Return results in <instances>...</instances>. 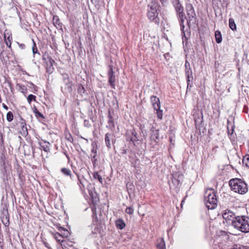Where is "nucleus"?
I'll return each instance as SVG.
<instances>
[{
    "label": "nucleus",
    "instance_id": "7c9ffc66",
    "mask_svg": "<svg viewBox=\"0 0 249 249\" xmlns=\"http://www.w3.org/2000/svg\"><path fill=\"white\" fill-rule=\"evenodd\" d=\"M13 118H14V116H13V113L11 111H9L7 113V115H6V119H7V121H8L9 122H10L12 121H13Z\"/></svg>",
    "mask_w": 249,
    "mask_h": 249
},
{
    "label": "nucleus",
    "instance_id": "0eeeda50",
    "mask_svg": "<svg viewBox=\"0 0 249 249\" xmlns=\"http://www.w3.org/2000/svg\"><path fill=\"white\" fill-rule=\"evenodd\" d=\"M151 102L153 107L156 111V113L158 119H161L162 118V110L160 109V99L156 96H152L151 97Z\"/></svg>",
    "mask_w": 249,
    "mask_h": 249
},
{
    "label": "nucleus",
    "instance_id": "ddd939ff",
    "mask_svg": "<svg viewBox=\"0 0 249 249\" xmlns=\"http://www.w3.org/2000/svg\"><path fill=\"white\" fill-rule=\"evenodd\" d=\"M91 152V154L90 155V156L91 161L93 165L95 166V164L96 163L97 161V159L96 158L97 154V148L95 146H92V148Z\"/></svg>",
    "mask_w": 249,
    "mask_h": 249
},
{
    "label": "nucleus",
    "instance_id": "c85d7f7f",
    "mask_svg": "<svg viewBox=\"0 0 249 249\" xmlns=\"http://www.w3.org/2000/svg\"><path fill=\"white\" fill-rule=\"evenodd\" d=\"M243 163L246 167L249 168V155H246L243 159Z\"/></svg>",
    "mask_w": 249,
    "mask_h": 249
},
{
    "label": "nucleus",
    "instance_id": "aec40b11",
    "mask_svg": "<svg viewBox=\"0 0 249 249\" xmlns=\"http://www.w3.org/2000/svg\"><path fill=\"white\" fill-rule=\"evenodd\" d=\"M229 27L232 31L236 30V25L233 18H230L229 20Z\"/></svg>",
    "mask_w": 249,
    "mask_h": 249
},
{
    "label": "nucleus",
    "instance_id": "3c124183",
    "mask_svg": "<svg viewBox=\"0 0 249 249\" xmlns=\"http://www.w3.org/2000/svg\"><path fill=\"white\" fill-rule=\"evenodd\" d=\"M69 177H70L71 179L72 180H74V176H73L71 173V176H69Z\"/></svg>",
    "mask_w": 249,
    "mask_h": 249
},
{
    "label": "nucleus",
    "instance_id": "79ce46f5",
    "mask_svg": "<svg viewBox=\"0 0 249 249\" xmlns=\"http://www.w3.org/2000/svg\"><path fill=\"white\" fill-rule=\"evenodd\" d=\"M125 212L127 213L132 214L133 212V210L131 207H127L125 210Z\"/></svg>",
    "mask_w": 249,
    "mask_h": 249
},
{
    "label": "nucleus",
    "instance_id": "8fccbe9b",
    "mask_svg": "<svg viewBox=\"0 0 249 249\" xmlns=\"http://www.w3.org/2000/svg\"><path fill=\"white\" fill-rule=\"evenodd\" d=\"M44 244L45 246V247H47V248H48L49 249H51V248L49 247V244L48 243H47L46 242H44Z\"/></svg>",
    "mask_w": 249,
    "mask_h": 249
},
{
    "label": "nucleus",
    "instance_id": "9d476101",
    "mask_svg": "<svg viewBox=\"0 0 249 249\" xmlns=\"http://www.w3.org/2000/svg\"><path fill=\"white\" fill-rule=\"evenodd\" d=\"M113 66L109 65V71L108 72V82L110 86L112 88H115V75L114 74V72L113 70Z\"/></svg>",
    "mask_w": 249,
    "mask_h": 249
},
{
    "label": "nucleus",
    "instance_id": "39448f33",
    "mask_svg": "<svg viewBox=\"0 0 249 249\" xmlns=\"http://www.w3.org/2000/svg\"><path fill=\"white\" fill-rule=\"evenodd\" d=\"M205 203L208 209H214L217 206V200L216 192L213 189H210L206 192Z\"/></svg>",
    "mask_w": 249,
    "mask_h": 249
},
{
    "label": "nucleus",
    "instance_id": "473e14b6",
    "mask_svg": "<svg viewBox=\"0 0 249 249\" xmlns=\"http://www.w3.org/2000/svg\"><path fill=\"white\" fill-rule=\"evenodd\" d=\"M26 123L24 120H22V122L20 123V126L22 128V130L23 132H26L27 133V129L26 126Z\"/></svg>",
    "mask_w": 249,
    "mask_h": 249
},
{
    "label": "nucleus",
    "instance_id": "2eb2a0df",
    "mask_svg": "<svg viewBox=\"0 0 249 249\" xmlns=\"http://www.w3.org/2000/svg\"><path fill=\"white\" fill-rule=\"evenodd\" d=\"M4 37L6 45L8 48H10L11 46V40H12L11 35L8 33H4Z\"/></svg>",
    "mask_w": 249,
    "mask_h": 249
},
{
    "label": "nucleus",
    "instance_id": "37998d69",
    "mask_svg": "<svg viewBox=\"0 0 249 249\" xmlns=\"http://www.w3.org/2000/svg\"><path fill=\"white\" fill-rule=\"evenodd\" d=\"M66 139L70 142H73V139L72 137L71 136V135L70 134L69 136H67Z\"/></svg>",
    "mask_w": 249,
    "mask_h": 249
},
{
    "label": "nucleus",
    "instance_id": "ea45409f",
    "mask_svg": "<svg viewBox=\"0 0 249 249\" xmlns=\"http://www.w3.org/2000/svg\"><path fill=\"white\" fill-rule=\"evenodd\" d=\"M18 86L19 87L20 90H21V91L22 93H25V92L24 91V90H26V88L24 86H23L22 85H19V84H18Z\"/></svg>",
    "mask_w": 249,
    "mask_h": 249
},
{
    "label": "nucleus",
    "instance_id": "f257e3e1",
    "mask_svg": "<svg viewBox=\"0 0 249 249\" xmlns=\"http://www.w3.org/2000/svg\"><path fill=\"white\" fill-rule=\"evenodd\" d=\"M229 185L232 191L240 195H244L248 191L247 184L240 178L231 179L229 181Z\"/></svg>",
    "mask_w": 249,
    "mask_h": 249
},
{
    "label": "nucleus",
    "instance_id": "4be33fe9",
    "mask_svg": "<svg viewBox=\"0 0 249 249\" xmlns=\"http://www.w3.org/2000/svg\"><path fill=\"white\" fill-rule=\"evenodd\" d=\"M116 225L117 227L120 230L123 229L125 227L124 222L121 219L117 220L116 222Z\"/></svg>",
    "mask_w": 249,
    "mask_h": 249
},
{
    "label": "nucleus",
    "instance_id": "de8ad7c7",
    "mask_svg": "<svg viewBox=\"0 0 249 249\" xmlns=\"http://www.w3.org/2000/svg\"><path fill=\"white\" fill-rule=\"evenodd\" d=\"M19 46L21 49H24L25 47V45L24 44H19Z\"/></svg>",
    "mask_w": 249,
    "mask_h": 249
},
{
    "label": "nucleus",
    "instance_id": "c03bdc74",
    "mask_svg": "<svg viewBox=\"0 0 249 249\" xmlns=\"http://www.w3.org/2000/svg\"><path fill=\"white\" fill-rule=\"evenodd\" d=\"M42 147L43 148L44 150L46 152L48 151L49 150V148L47 145H41Z\"/></svg>",
    "mask_w": 249,
    "mask_h": 249
},
{
    "label": "nucleus",
    "instance_id": "864d4df0",
    "mask_svg": "<svg viewBox=\"0 0 249 249\" xmlns=\"http://www.w3.org/2000/svg\"><path fill=\"white\" fill-rule=\"evenodd\" d=\"M0 249H2V245L0 243Z\"/></svg>",
    "mask_w": 249,
    "mask_h": 249
},
{
    "label": "nucleus",
    "instance_id": "5701e85b",
    "mask_svg": "<svg viewBox=\"0 0 249 249\" xmlns=\"http://www.w3.org/2000/svg\"><path fill=\"white\" fill-rule=\"evenodd\" d=\"M185 66V74L186 75H188V74L190 75L191 74H192V71L190 67V64L188 62L186 61Z\"/></svg>",
    "mask_w": 249,
    "mask_h": 249
},
{
    "label": "nucleus",
    "instance_id": "09e8293b",
    "mask_svg": "<svg viewBox=\"0 0 249 249\" xmlns=\"http://www.w3.org/2000/svg\"><path fill=\"white\" fill-rule=\"evenodd\" d=\"M2 107L6 110L8 109V107L4 104H2Z\"/></svg>",
    "mask_w": 249,
    "mask_h": 249
},
{
    "label": "nucleus",
    "instance_id": "603ef678",
    "mask_svg": "<svg viewBox=\"0 0 249 249\" xmlns=\"http://www.w3.org/2000/svg\"><path fill=\"white\" fill-rule=\"evenodd\" d=\"M80 138H82V139H83L87 141V143L89 142V141H88V139H86L84 138L82 136H81V137H80Z\"/></svg>",
    "mask_w": 249,
    "mask_h": 249
},
{
    "label": "nucleus",
    "instance_id": "f3484780",
    "mask_svg": "<svg viewBox=\"0 0 249 249\" xmlns=\"http://www.w3.org/2000/svg\"><path fill=\"white\" fill-rule=\"evenodd\" d=\"M215 40L217 43H220L222 42V38L221 32L219 31H216L215 32Z\"/></svg>",
    "mask_w": 249,
    "mask_h": 249
},
{
    "label": "nucleus",
    "instance_id": "f8f14e48",
    "mask_svg": "<svg viewBox=\"0 0 249 249\" xmlns=\"http://www.w3.org/2000/svg\"><path fill=\"white\" fill-rule=\"evenodd\" d=\"M78 93L85 99H86L88 95V93L85 89V88L82 84H80L78 86Z\"/></svg>",
    "mask_w": 249,
    "mask_h": 249
},
{
    "label": "nucleus",
    "instance_id": "bb28decb",
    "mask_svg": "<svg viewBox=\"0 0 249 249\" xmlns=\"http://www.w3.org/2000/svg\"><path fill=\"white\" fill-rule=\"evenodd\" d=\"M94 229L92 230L91 234L93 237H96V234L99 232V228L97 225H94Z\"/></svg>",
    "mask_w": 249,
    "mask_h": 249
},
{
    "label": "nucleus",
    "instance_id": "58836bf2",
    "mask_svg": "<svg viewBox=\"0 0 249 249\" xmlns=\"http://www.w3.org/2000/svg\"><path fill=\"white\" fill-rule=\"evenodd\" d=\"M108 118H109V119L108 120V123L110 124V125H113V118L112 117H111L110 113H109V115H108Z\"/></svg>",
    "mask_w": 249,
    "mask_h": 249
},
{
    "label": "nucleus",
    "instance_id": "cd10ccee",
    "mask_svg": "<svg viewBox=\"0 0 249 249\" xmlns=\"http://www.w3.org/2000/svg\"><path fill=\"white\" fill-rule=\"evenodd\" d=\"M53 236L54 239L59 242H63V240H61L62 236L58 232H56L53 234Z\"/></svg>",
    "mask_w": 249,
    "mask_h": 249
},
{
    "label": "nucleus",
    "instance_id": "a18cd8bd",
    "mask_svg": "<svg viewBox=\"0 0 249 249\" xmlns=\"http://www.w3.org/2000/svg\"><path fill=\"white\" fill-rule=\"evenodd\" d=\"M29 84H30V86H29V87H30V88H31L32 87H33L34 88V89H35V90L36 91V89L37 88L36 86H35L33 83H31H31H29Z\"/></svg>",
    "mask_w": 249,
    "mask_h": 249
},
{
    "label": "nucleus",
    "instance_id": "1a4fd4ad",
    "mask_svg": "<svg viewBox=\"0 0 249 249\" xmlns=\"http://www.w3.org/2000/svg\"><path fill=\"white\" fill-rule=\"evenodd\" d=\"M222 216L227 223L232 224V222L235 220L237 216L231 210L227 209L222 213Z\"/></svg>",
    "mask_w": 249,
    "mask_h": 249
},
{
    "label": "nucleus",
    "instance_id": "a878e982",
    "mask_svg": "<svg viewBox=\"0 0 249 249\" xmlns=\"http://www.w3.org/2000/svg\"><path fill=\"white\" fill-rule=\"evenodd\" d=\"M93 177L95 179H98L101 183H103V179L102 177L99 174L98 172H95L93 174Z\"/></svg>",
    "mask_w": 249,
    "mask_h": 249
},
{
    "label": "nucleus",
    "instance_id": "5fc2aeb1",
    "mask_svg": "<svg viewBox=\"0 0 249 249\" xmlns=\"http://www.w3.org/2000/svg\"><path fill=\"white\" fill-rule=\"evenodd\" d=\"M161 3H163L164 1H166V0H160Z\"/></svg>",
    "mask_w": 249,
    "mask_h": 249
},
{
    "label": "nucleus",
    "instance_id": "72a5a7b5",
    "mask_svg": "<svg viewBox=\"0 0 249 249\" xmlns=\"http://www.w3.org/2000/svg\"><path fill=\"white\" fill-rule=\"evenodd\" d=\"M36 97L33 94H30L27 98V101L29 104H31L32 101H36Z\"/></svg>",
    "mask_w": 249,
    "mask_h": 249
},
{
    "label": "nucleus",
    "instance_id": "393cba45",
    "mask_svg": "<svg viewBox=\"0 0 249 249\" xmlns=\"http://www.w3.org/2000/svg\"><path fill=\"white\" fill-rule=\"evenodd\" d=\"M61 172L64 175L67 177L71 176V170L67 168H62L61 169Z\"/></svg>",
    "mask_w": 249,
    "mask_h": 249
},
{
    "label": "nucleus",
    "instance_id": "412c9836",
    "mask_svg": "<svg viewBox=\"0 0 249 249\" xmlns=\"http://www.w3.org/2000/svg\"><path fill=\"white\" fill-rule=\"evenodd\" d=\"M229 249H249V247L240 244H235Z\"/></svg>",
    "mask_w": 249,
    "mask_h": 249
},
{
    "label": "nucleus",
    "instance_id": "49530a36",
    "mask_svg": "<svg viewBox=\"0 0 249 249\" xmlns=\"http://www.w3.org/2000/svg\"><path fill=\"white\" fill-rule=\"evenodd\" d=\"M2 222H3V224H4L5 226H8L9 224V220H7V221L6 222V223H4V221H3V220H2Z\"/></svg>",
    "mask_w": 249,
    "mask_h": 249
},
{
    "label": "nucleus",
    "instance_id": "c756f323",
    "mask_svg": "<svg viewBox=\"0 0 249 249\" xmlns=\"http://www.w3.org/2000/svg\"><path fill=\"white\" fill-rule=\"evenodd\" d=\"M34 112L35 113V116H36V117H37V118H41L42 119L44 118V115L41 113H40L37 109V108H35V109L34 110Z\"/></svg>",
    "mask_w": 249,
    "mask_h": 249
},
{
    "label": "nucleus",
    "instance_id": "2f4dec72",
    "mask_svg": "<svg viewBox=\"0 0 249 249\" xmlns=\"http://www.w3.org/2000/svg\"><path fill=\"white\" fill-rule=\"evenodd\" d=\"M214 249H229L226 245H217L216 243L214 245Z\"/></svg>",
    "mask_w": 249,
    "mask_h": 249
},
{
    "label": "nucleus",
    "instance_id": "c9c22d12",
    "mask_svg": "<svg viewBox=\"0 0 249 249\" xmlns=\"http://www.w3.org/2000/svg\"><path fill=\"white\" fill-rule=\"evenodd\" d=\"M53 24L55 26L60 25V21L57 17H54L53 18Z\"/></svg>",
    "mask_w": 249,
    "mask_h": 249
},
{
    "label": "nucleus",
    "instance_id": "b1692460",
    "mask_svg": "<svg viewBox=\"0 0 249 249\" xmlns=\"http://www.w3.org/2000/svg\"><path fill=\"white\" fill-rule=\"evenodd\" d=\"M187 77V88L190 86L191 87L192 86V80L193 79V74H191L188 75H186Z\"/></svg>",
    "mask_w": 249,
    "mask_h": 249
},
{
    "label": "nucleus",
    "instance_id": "7ed1b4c3",
    "mask_svg": "<svg viewBox=\"0 0 249 249\" xmlns=\"http://www.w3.org/2000/svg\"><path fill=\"white\" fill-rule=\"evenodd\" d=\"M172 3L175 9L179 21L181 30L184 33V29L185 27L184 21L185 19H186V17L184 13V8L181 5L179 0H173Z\"/></svg>",
    "mask_w": 249,
    "mask_h": 249
},
{
    "label": "nucleus",
    "instance_id": "4468645a",
    "mask_svg": "<svg viewBox=\"0 0 249 249\" xmlns=\"http://www.w3.org/2000/svg\"><path fill=\"white\" fill-rule=\"evenodd\" d=\"M63 80L64 82L67 86L68 90H71V86L72 84L71 82H70L69 77L67 74H64L63 75Z\"/></svg>",
    "mask_w": 249,
    "mask_h": 249
},
{
    "label": "nucleus",
    "instance_id": "6e6552de",
    "mask_svg": "<svg viewBox=\"0 0 249 249\" xmlns=\"http://www.w3.org/2000/svg\"><path fill=\"white\" fill-rule=\"evenodd\" d=\"M43 59L45 63V67L47 72L52 73L53 71V65L54 63V60L48 54H44L43 56Z\"/></svg>",
    "mask_w": 249,
    "mask_h": 249
},
{
    "label": "nucleus",
    "instance_id": "423d86ee",
    "mask_svg": "<svg viewBox=\"0 0 249 249\" xmlns=\"http://www.w3.org/2000/svg\"><path fill=\"white\" fill-rule=\"evenodd\" d=\"M186 10L187 13V23L189 25L194 24L196 22V14L192 4L187 3L186 5Z\"/></svg>",
    "mask_w": 249,
    "mask_h": 249
},
{
    "label": "nucleus",
    "instance_id": "4c0bfd02",
    "mask_svg": "<svg viewBox=\"0 0 249 249\" xmlns=\"http://www.w3.org/2000/svg\"><path fill=\"white\" fill-rule=\"evenodd\" d=\"M33 43H34V45L32 47V51H33V53L35 54V53H37L38 51H37V49L36 47V44L35 42L34 41H33Z\"/></svg>",
    "mask_w": 249,
    "mask_h": 249
},
{
    "label": "nucleus",
    "instance_id": "6e6d98bb",
    "mask_svg": "<svg viewBox=\"0 0 249 249\" xmlns=\"http://www.w3.org/2000/svg\"><path fill=\"white\" fill-rule=\"evenodd\" d=\"M1 142L2 143H3V140L2 138H1Z\"/></svg>",
    "mask_w": 249,
    "mask_h": 249
},
{
    "label": "nucleus",
    "instance_id": "f03ea898",
    "mask_svg": "<svg viewBox=\"0 0 249 249\" xmlns=\"http://www.w3.org/2000/svg\"><path fill=\"white\" fill-rule=\"evenodd\" d=\"M232 226L243 232H249V217L246 215L237 216L232 222Z\"/></svg>",
    "mask_w": 249,
    "mask_h": 249
},
{
    "label": "nucleus",
    "instance_id": "a211bd4d",
    "mask_svg": "<svg viewBox=\"0 0 249 249\" xmlns=\"http://www.w3.org/2000/svg\"><path fill=\"white\" fill-rule=\"evenodd\" d=\"M159 133L158 130H153L151 134V138L155 142L159 140Z\"/></svg>",
    "mask_w": 249,
    "mask_h": 249
},
{
    "label": "nucleus",
    "instance_id": "dca6fc26",
    "mask_svg": "<svg viewBox=\"0 0 249 249\" xmlns=\"http://www.w3.org/2000/svg\"><path fill=\"white\" fill-rule=\"evenodd\" d=\"M130 141L133 142L134 145L135 146H138L140 144V141L138 139V136H137L136 133H132Z\"/></svg>",
    "mask_w": 249,
    "mask_h": 249
},
{
    "label": "nucleus",
    "instance_id": "9b49d317",
    "mask_svg": "<svg viewBox=\"0 0 249 249\" xmlns=\"http://www.w3.org/2000/svg\"><path fill=\"white\" fill-rule=\"evenodd\" d=\"M115 136L112 133H107L105 135V141L108 148H110L111 144L114 142Z\"/></svg>",
    "mask_w": 249,
    "mask_h": 249
},
{
    "label": "nucleus",
    "instance_id": "a19ab883",
    "mask_svg": "<svg viewBox=\"0 0 249 249\" xmlns=\"http://www.w3.org/2000/svg\"><path fill=\"white\" fill-rule=\"evenodd\" d=\"M84 125L86 127H89L90 126L91 124L89 120H85L84 121Z\"/></svg>",
    "mask_w": 249,
    "mask_h": 249
},
{
    "label": "nucleus",
    "instance_id": "e433bc0d",
    "mask_svg": "<svg viewBox=\"0 0 249 249\" xmlns=\"http://www.w3.org/2000/svg\"><path fill=\"white\" fill-rule=\"evenodd\" d=\"M92 3L95 6L99 5L102 2L103 0H91Z\"/></svg>",
    "mask_w": 249,
    "mask_h": 249
},
{
    "label": "nucleus",
    "instance_id": "20e7f679",
    "mask_svg": "<svg viewBox=\"0 0 249 249\" xmlns=\"http://www.w3.org/2000/svg\"><path fill=\"white\" fill-rule=\"evenodd\" d=\"M159 5L155 1H152L148 5L147 16L149 19L154 22L156 24L160 23V18L158 17Z\"/></svg>",
    "mask_w": 249,
    "mask_h": 249
},
{
    "label": "nucleus",
    "instance_id": "6ab92c4d",
    "mask_svg": "<svg viewBox=\"0 0 249 249\" xmlns=\"http://www.w3.org/2000/svg\"><path fill=\"white\" fill-rule=\"evenodd\" d=\"M157 247L158 249H166L165 242L163 238L160 239L157 243Z\"/></svg>",
    "mask_w": 249,
    "mask_h": 249
},
{
    "label": "nucleus",
    "instance_id": "f704fd0d",
    "mask_svg": "<svg viewBox=\"0 0 249 249\" xmlns=\"http://www.w3.org/2000/svg\"><path fill=\"white\" fill-rule=\"evenodd\" d=\"M76 176L78 180V184H79L80 189H81L82 186L84 187V181L85 180L84 179L82 180V179H80L77 175H76Z\"/></svg>",
    "mask_w": 249,
    "mask_h": 249
}]
</instances>
